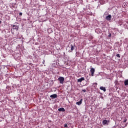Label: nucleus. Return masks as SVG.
<instances>
[{
    "instance_id": "obj_1",
    "label": "nucleus",
    "mask_w": 128,
    "mask_h": 128,
    "mask_svg": "<svg viewBox=\"0 0 128 128\" xmlns=\"http://www.w3.org/2000/svg\"><path fill=\"white\" fill-rule=\"evenodd\" d=\"M58 80H59L60 84H64V78L62 76L59 77Z\"/></svg>"
},
{
    "instance_id": "obj_2",
    "label": "nucleus",
    "mask_w": 128,
    "mask_h": 128,
    "mask_svg": "<svg viewBox=\"0 0 128 128\" xmlns=\"http://www.w3.org/2000/svg\"><path fill=\"white\" fill-rule=\"evenodd\" d=\"M90 72H91V76H94V74L95 70L94 68H91Z\"/></svg>"
},
{
    "instance_id": "obj_3",
    "label": "nucleus",
    "mask_w": 128,
    "mask_h": 128,
    "mask_svg": "<svg viewBox=\"0 0 128 128\" xmlns=\"http://www.w3.org/2000/svg\"><path fill=\"white\" fill-rule=\"evenodd\" d=\"M106 18L107 20H112V15L109 14L106 16Z\"/></svg>"
},
{
    "instance_id": "obj_4",
    "label": "nucleus",
    "mask_w": 128,
    "mask_h": 128,
    "mask_svg": "<svg viewBox=\"0 0 128 128\" xmlns=\"http://www.w3.org/2000/svg\"><path fill=\"white\" fill-rule=\"evenodd\" d=\"M50 98H58V95L56 94H53L50 96Z\"/></svg>"
},
{
    "instance_id": "obj_5",
    "label": "nucleus",
    "mask_w": 128,
    "mask_h": 128,
    "mask_svg": "<svg viewBox=\"0 0 128 128\" xmlns=\"http://www.w3.org/2000/svg\"><path fill=\"white\" fill-rule=\"evenodd\" d=\"M82 104V99H80V101L76 102V104H78V106H80Z\"/></svg>"
},
{
    "instance_id": "obj_6",
    "label": "nucleus",
    "mask_w": 128,
    "mask_h": 128,
    "mask_svg": "<svg viewBox=\"0 0 128 128\" xmlns=\"http://www.w3.org/2000/svg\"><path fill=\"white\" fill-rule=\"evenodd\" d=\"M76 46V45H72V44H71L70 45V47H71V51H70V52H72V50H74V47Z\"/></svg>"
},
{
    "instance_id": "obj_7",
    "label": "nucleus",
    "mask_w": 128,
    "mask_h": 128,
    "mask_svg": "<svg viewBox=\"0 0 128 128\" xmlns=\"http://www.w3.org/2000/svg\"><path fill=\"white\" fill-rule=\"evenodd\" d=\"M82 80H84V78L82 77L78 80V82H82Z\"/></svg>"
},
{
    "instance_id": "obj_8",
    "label": "nucleus",
    "mask_w": 128,
    "mask_h": 128,
    "mask_svg": "<svg viewBox=\"0 0 128 128\" xmlns=\"http://www.w3.org/2000/svg\"><path fill=\"white\" fill-rule=\"evenodd\" d=\"M12 28L14 30H18V26H16V25H14L12 26Z\"/></svg>"
},
{
    "instance_id": "obj_9",
    "label": "nucleus",
    "mask_w": 128,
    "mask_h": 128,
    "mask_svg": "<svg viewBox=\"0 0 128 128\" xmlns=\"http://www.w3.org/2000/svg\"><path fill=\"white\" fill-rule=\"evenodd\" d=\"M58 112H66V110L64 108H62L58 109Z\"/></svg>"
},
{
    "instance_id": "obj_10",
    "label": "nucleus",
    "mask_w": 128,
    "mask_h": 128,
    "mask_svg": "<svg viewBox=\"0 0 128 128\" xmlns=\"http://www.w3.org/2000/svg\"><path fill=\"white\" fill-rule=\"evenodd\" d=\"M100 90H103L104 92L106 91V88L104 87H102V86L100 87Z\"/></svg>"
},
{
    "instance_id": "obj_11",
    "label": "nucleus",
    "mask_w": 128,
    "mask_h": 128,
    "mask_svg": "<svg viewBox=\"0 0 128 128\" xmlns=\"http://www.w3.org/2000/svg\"><path fill=\"white\" fill-rule=\"evenodd\" d=\"M124 86H128V80H126L124 82Z\"/></svg>"
},
{
    "instance_id": "obj_12",
    "label": "nucleus",
    "mask_w": 128,
    "mask_h": 128,
    "mask_svg": "<svg viewBox=\"0 0 128 128\" xmlns=\"http://www.w3.org/2000/svg\"><path fill=\"white\" fill-rule=\"evenodd\" d=\"M102 124H103L105 125V124H108V120H104L102 121Z\"/></svg>"
},
{
    "instance_id": "obj_13",
    "label": "nucleus",
    "mask_w": 128,
    "mask_h": 128,
    "mask_svg": "<svg viewBox=\"0 0 128 128\" xmlns=\"http://www.w3.org/2000/svg\"><path fill=\"white\" fill-rule=\"evenodd\" d=\"M113 128H120V127L118 126H116Z\"/></svg>"
},
{
    "instance_id": "obj_14",
    "label": "nucleus",
    "mask_w": 128,
    "mask_h": 128,
    "mask_svg": "<svg viewBox=\"0 0 128 128\" xmlns=\"http://www.w3.org/2000/svg\"><path fill=\"white\" fill-rule=\"evenodd\" d=\"M116 56H117V58H120V54H117L116 55Z\"/></svg>"
},
{
    "instance_id": "obj_15",
    "label": "nucleus",
    "mask_w": 128,
    "mask_h": 128,
    "mask_svg": "<svg viewBox=\"0 0 128 128\" xmlns=\"http://www.w3.org/2000/svg\"><path fill=\"white\" fill-rule=\"evenodd\" d=\"M93 84H94V86H98V83L95 82Z\"/></svg>"
},
{
    "instance_id": "obj_16",
    "label": "nucleus",
    "mask_w": 128,
    "mask_h": 128,
    "mask_svg": "<svg viewBox=\"0 0 128 128\" xmlns=\"http://www.w3.org/2000/svg\"><path fill=\"white\" fill-rule=\"evenodd\" d=\"M126 118H125V119L124 120V122H126Z\"/></svg>"
},
{
    "instance_id": "obj_17",
    "label": "nucleus",
    "mask_w": 128,
    "mask_h": 128,
    "mask_svg": "<svg viewBox=\"0 0 128 128\" xmlns=\"http://www.w3.org/2000/svg\"><path fill=\"white\" fill-rule=\"evenodd\" d=\"M82 92H86V89H84L82 90Z\"/></svg>"
},
{
    "instance_id": "obj_18",
    "label": "nucleus",
    "mask_w": 128,
    "mask_h": 128,
    "mask_svg": "<svg viewBox=\"0 0 128 128\" xmlns=\"http://www.w3.org/2000/svg\"><path fill=\"white\" fill-rule=\"evenodd\" d=\"M64 128H67V127H68V124H65L64 125Z\"/></svg>"
},
{
    "instance_id": "obj_19",
    "label": "nucleus",
    "mask_w": 128,
    "mask_h": 128,
    "mask_svg": "<svg viewBox=\"0 0 128 128\" xmlns=\"http://www.w3.org/2000/svg\"><path fill=\"white\" fill-rule=\"evenodd\" d=\"M19 14H20V16H22V13L20 12Z\"/></svg>"
},
{
    "instance_id": "obj_20",
    "label": "nucleus",
    "mask_w": 128,
    "mask_h": 128,
    "mask_svg": "<svg viewBox=\"0 0 128 128\" xmlns=\"http://www.w3.org/2000/svg\"><path fill=\"white\" fill-rule=\"evenodd\" d=\"M112 36V34H110V35L108 36Z\"/></svg>"
},
{
    "instance_id": "obj_21",
    "label": "nucleus",
    "mask_w": 128,
    "mask_h": 128,
    "mask_svg": "<svg viewBox=\"0 0 128 128\" xmlns=\"http://www.w3.org/2000/svg\"><path fill=\"white\" fill-rule=\"evenodd\" d=\"M44 64V60H43V64Z\"/></svg>"
},
{
    "instance_id": "obj_22",
    "label": "nucleus",
    "mask_w": 128,
    "mask_h": 128,
    "mask_svg": "<svg viewBox=\"0 0 128 128\" xmlns=\"http://www.w3.org/2000/svg\"><path fill=\"white\" fill-rule=\"evenodd\" d=\"M0 22H2L0 21Z\"/></svg>"
}]
</instances>
